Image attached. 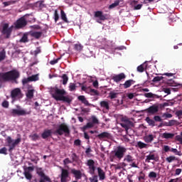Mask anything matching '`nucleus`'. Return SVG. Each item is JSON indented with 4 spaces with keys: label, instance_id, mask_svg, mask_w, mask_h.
Listing matches in <instances>:
<instances>
[{
    "label": "nucleus",
    "instance_id": "f257e3e1",
    "mask_svg": "<svg viewBox=\"0 0 182 182\" xmlns=\"http://www.w3.org/2000/svg\"><path fill=\"white\" fill-rule=\"evenodd\" d=\"M66 91L63 89H59L58 87H54L51 89V95L57 102H64V103H72V99L69 96H65Z\"/></svg>",
    "mask_w": 182,
    "mask_h": 182
},
{
    "label": "nucleus",
    "instance_id": "f03ea898",
    "mask_svg": "<svg viewBox=\"0 0 182 182\" xmlns=\"http://www.w3.org/2000/svg\"><path fill=\"white\" fill-rule=\"evenodd\" d=\"M21 74L16 70H12L6 73H0V83L5 82H15L18 83L16 79H19Z\"/></svg>",
    "mask_w": 182,
    "mask_h": 182
},
{
    "label": "nucleus",
    "instance_id": "7ed1b4c3",
    "mask_svg": "<svg viewBox=\"0 0 182 182\" xmlns=\"http://www.w3.org/2000/svg\"><path fill=\"white\" fill-rule=\"evenodd\" d=\"M127 151V149L124 146H117V149L111 153L109 156L110 161H114L115 159L120 160L124 157V154Z\"/></svg>",
    "mask_w": 182,
    "mask_h": 182
},
{
    "label": "nucleus",
    "instance_id": "20e7f679",
    "mask_svg": "<svg viewBox=\"0 0 182 182\" xmlns=\"http://www.w3.org/2000/svg\"><path fill=\"white\" fill-rule=\"evenodd\" d=\"M64 134L65 136H69V134H70V129L65 123L60 124L58 128L53 132V134H54V136H63Z\"/></svg>",
    "mask_w": 182,
    "mask_h": 182
},
{
    "label": "nucleus",
    "instance_id": "39448f33",
    "mask_svg": "<svg viewBox=\"0 0 182 182\" xmlns=\"http://www.w3.org/2000/svg\"><path fill=\"white\" fill-rule=\"evenodd\" d=\"M10 96L12 99V102L14 103V102L22 99V97H23V94L22 93L21 88H15L11 90Z\"/></svg>",
    "mask_w": 182,
    "mask_h": 182
},
{
    "label": "nucleus",
    "instance_id": "423d86ee",
    "mask_svg": "<svg viewBox=\"0 0 182 182\" xmlns=\"http://www.w3.org/2000/svg\"><path fill=\"white\" fill-rule=\"evenodd\" d=\"M17 109H13L11 110V114L12 116H26V114H31V112H28L26 109H22L21 106L16 105Z\"/></svg>",
    "mask_w": 182,
    "mask_h": 182
},
{
    "label": "nucleus",
    "instance_id": "0eeeda50",
    "mask_svg": "<svg viewBox=\"0 0 182 182\" xmlns=\"http://www.w3.org/2000/svg\"><path fill=\"white\" fill-rule=\"evenodd\" d=\"M120 126L125 129L127 134L129 133V129H132V127H134V124L133 122L130 121L129 118H122V122L120 123Z\"/></svg>",
    "mask_w": 182,
    "mask_h": 182
},
{
    "label": "nucleus",
    "instance_id": "6e6552de",
    "mask_svg": "<svg viewBox=\"0 0 182 182\" xmlns=\"http://www.w3.org/2000/svg\"><path fill=\"white\" fill-rule=\"evenodd\" d=\"M26 25H28V21H26L25 16H23L14 23V28L16 29H23Z\"/></svg>",
    "mask_w": 182,
    "mask_h": 182
},
{
    "label": "nucleus",
    "instance_id": "1a4fd4ad",
    "mask_svg": "<svg viewBox=\"0 0 182 182\" xmlns=\"http://www.w3.org/2000/svg\"><path fill=\"white\" fill-rule=\"evenodd\" d=\"M6 141H7L8 146H9V151H12L16 147L17 144L21 143V138H18L13 142L14 139L11 136H7Z\"/></svg>",
    "mask_w": 182,
    "mask_h": 182
},
{
    "label": "nucleus",
    "instance_id": "9d476101",
    "mask_svg": "<svg viewBox=\"0 0 182 182\" xmlns=\"http://www.w3.org/2000/svg\"><path fill=\"white\" fill-rule=\"evenodd\" d=\"M61 170V173L60 175V182H68L69 181L70 173L68 169H65L60 166Z\"/></svg>",
    "mask_w": 182,
    "mask_h": 182
},
{
    "label": "nucleus",
    "instance_id": "9b49d317",
    "mask_svg": "<svg viewBox=\"0 0 182 182\" xmlns=\"http://www.w3.org/2000/svg\"><path fill=\"white\" fill-rule=\"evenodd\" d=\"M1 33H3V35H6V39H9L12 33V26L9 27V23H4L3 25Z\"/></svg>",
    "mask_w": 182,
    "mask_h": 182
},
{
    "label": "nucleus",
    "instance_id": "f8f14e48",
    "mask_svg": "<svg viewBox=\"0 0 182 182\" xmlns=\"http://www.w3.org/2000/svg\"><path fill=\"white\" fill-rule=\"evenodd\" d=\"M86 165L88 166L90 174L93 176L95 174V171H96L95 161L93 159H88L87 161Z\"/></svg>",
    "mask_w": 182,
    "mask_h": 182
},
{
    "label": "nucleus",
    "instance_id": "ddd939ff",
    "mask_svg": "<svg viewBox=\"0 0 182 182\" xmlns=\"http://www.w3.org/2000/svg\"><path fill=\"white\" fill-rule=\"evenodd\" d=\"M145 112H146L148 114H156V113L159 112V105H153L149 108L146 109Z\"/></svg>",
    "mask_w": 182,
    "mask_h": 182
},
{
    "label": "nucleus",
    "instance_id": "4468645a",
    "mask_svg": "<svg viewBox=\"0 0 182 182\" xmlns=\"http://www.w3.org/2000/svg\"><path fill=\"white\" fill-rule=\"evenodd\" d=\"M123 79H126V75L123 73L114 75L112 77V80H114V82H116V83H119V82H122Z\"/></svg>",
    "mask_w": 182,
    "mask_h": 182
},
{
    "label": "nucleus",
    "instance_id": "2eb2a0df",
    "mask_svg": "<svg viewBox=\"0 0 182 182\" xmlns=\"http://www.w3.org/2000/svg\"><path fill=\"white\" fill-rule=\"evenodd\" d=\"M95 18H99L100 21H106V14H103V11H97L95 12Z\"/></svg>",
    "mask_w": 182,
    "mask_h": 182
},
{
    "label": "nucleus",
    "instance_id": "dca6fc26",
    "mask_svg": "<svg viewBox=\"0 0 182 182\" xmlns=\"http://www.w3.org/2000/svg\"><path fill=\"white\" fill-rule=\"evenodd\" d=\"M53 134V132L52 129H45L43 132L41 134L42 139H46L48 137H50Z\"/></svg>",
    "mask_w": 182,
    "mask_h": 182
},
{
    "label": "nucleus",
    "instance_id": "f3484780",
    "mask_svg": "<svg viewBox=\"0 0 182 182\" xmlns=\"http://www.w3.org/2000/svg\"><path fill=\"white\" fill-rule=\"evenodd\" d=\"M71 173L75 176V180H80L82 178V172L80 170L73 168Z\"/></svg>",
    "mask_w": 182,
    "mask_h": 182
},
{
    "label": "nucleus",
    "instance_id": "a211bd4d",
    "mask_svg": "<svg viewBox=\"0 0 182 182\" xmlns=\"http://www.w3.org/2000/svg\"><path fill=\"white\" fill-rule=\"evenodd\" d=\"M97 171H98V177L100 181H103L106 178V173H105L104 171L102 170V168L98 167L97 168Z\"/></svg>",
    "mask_w": 182,
    "mask_h": 182
},
{
    "label": "nucleus",
    "instance_id": "6ab92c4d",
    "mask_svg": "<svg viewBox=\"0 0 182 182\" xmlns=\"http://www.w3.org/2000/svg\"><path fill=\"white\" fill-rule=\"evenodd\" d=\"M28 36H29V33H24L19 41L20 43H28L29 42Z\"/></svg>",
    "mask_w": 182,
    "mask_h": 182
},
{
    "label": "nucleus",
    "instance_id": "aec40b11",
    "mask_svg": "<svg viewBox=\"0 0 182 182\" xmlns=\"http://www.w3.org/2000/svg\"><path fill=\"white\" fill-rule=\"evenodd\" d=\"M136 83V81L134 80H128L125 81V82L122 85L124 86V89H129L132 85H134Z\"/></svg>",
    "mask_w": 182,
    "mask_h": 182
},
{
    "label": "nucleus",
    "instance_id": "412c9836",
    "mask_svg": "<svg viewBox=\"0 0 182 182\" xmlns=\"http://www.w3.org/2000/svg\"><path fill=\"white\" fill-rule=\"evenodd\" d=\"M97 137L100 139V140H102V139H109L110 137V134L107 132H104L101 134H99Z\"/></svg>",
    "mask_w": 182,
    "mask_h": 182
},
{
    "label": "nucleus",
    "instance_id": "4be33fe9",
    "mask_svg": "<svg viewBox=\"0 0 182 182\" xmlns=\"http://www.w3.org/2000/svg\"><path fill=\"white\" fill-rule=\"evenodd\" d=\"M144 140L145 143H151L153 140H154V135L153 134H148L144 136Z\"/></svg>",
    "mask_w": 182,
    "mask_h": 182
},
{
    "label": "nucleus",
    "instance_id": "5701e85b",
    "mask_svg": "<svg viewBox=\"0 0 182 182\" xmlns=\"http://www.w3.org/2000/svg\"><path fill=\"white\" fill-rule=\"evenodd\" d=\"M150 160L157 161V158L154 154H149L148 156H146V159H145L146 163H150Z\"/></svg>",
    "mask_w": 182,
    "mask_h": 182
},
{
    "label": "nucleus",
    "instance_id": "b1692460",
    "mask_svg": "<svg viewBox=\"0 0 182 182\" xmlns=\"http://www.w3.org/2000/svg\"><path fill=\"white\" fill-rule=\"evenodd\" d=\"M78 100H80V102H82V103H83V105H85V106H89L90 104H89V101H87V100H86V97H85V95H80L77 97Z\"/></svg>",
    "mask_w": 182,
    "mask_h": 182
},
{
    "label": "nucleus",
    "instance_id": "393cba45",
    "mask_svg": "<svg viewBox=\"0 0 182 182\" xmlns=\"http://www.w3.org/2000/svg\"><path fill=\"white\" fill-rule=\"evenodd\" d=\"M147 68V63H144L139 66L137 67V72H139L140 73H143L144 70Z\"/></svg>",
    "mask_w": 182,
    "mask_h": 182
},
{
    "label": "nucleus",
    "instance_id": "a878e982",
    "mask_svg": "<svg viewBox=\"0 0 182 182\" xmlns=\"http://www.w3.org/2000/svg\"><path fill=\"white\" fill-rule=\"evenodd\" d=\"M31 36L35 38L36 39H39L42 36V32L41 31H33L31 33Z\"/></svg>",
    "mask_w": 182,
    "mask_h": 182
},
{
    "label": "nucleus",
    "instance_id": "bb28decb",
    "mask_svg": "<svg viewBox=\"0 0 182 182\" xmlns=\"http://www.w3.org/2000/svg\"><path fill=\"white\" fill-rule=\"evenodd\" d=\"M117 96H119V92L116 91H111L109 93V97L111 100H113V99H117Z\"/></svg>",
    "mask_w": 182,
    "mask_h": 182
},
{
    "label": "nucleus",
    "instance_id": "cd10ccee",
    "mask_svg": "<svg viewBox=\"0 0 182 182\" xmlns=\"http://www.w3.org/2000/svg\"><path fill=\"white\" fill-rule=\"evenodd\" d=\"M60 18L63 21L65 22V23H69V20H68V17H66V14L63 10L60 11Z\"/></svg>",
    "mask_w": 182,
    "mask_h": 182
},
{
    "label": "nucleus",
    "instance_id": "c85d7f7f",
    "mask_svg": "<svg viewBox=\"0 0 182 182\" xmlns=\"http://www.w3.org/2000/svg\"><path fill=\"white\" fill-rule=\"evenodd\" d=\"M33 93H35V90H28L26 94L27 99H33Z\"/></svg>",
    "mask_w": 182,
    "mask_h": 182
},
{
    "label": "nucleus",
    "instance_id": "c756f323",
    "mask_svg": "<svg viewBox=\"0 0 182 182\" xmlns=\"http://www.w3.org/2000/svg\"><path fill=\"white\" fill-rule=\"evenodd\" d=\"M123 0H116L114 3L109 6V9H113V8H116V6H119L120 2H122Z\"/></svg>",
    "mask_w": 182,
    "mask_h": 182
},
{
    "label": "nucleus",
    "instance_id": "7c9ffc66",
    "mask_svg": "<svg viewBox=\"0 0 182 182\" xmlns=\"http://www.w3.org/2000/svg\"><path fill=\"white\" fill-rule=\"evenodd\" d=\"M5 59H6V51L5 49H3L0 51V63L2 62V60H5Z\"/></svg>",
    "mask_w": 182,
    "mask_h": 182
},
{
    "label": "nucleus",
    "instance_id": "2f4dec72",
    "mask_svg": "<svg viewBox=\"0 0 182 182\" xmlns=\"http://www.w3.org/2000/svg\"><path fill=\"white\" fill-rule=\"evenodd\" d=\"M39 182H52V180H50V178H49V176L44 175L43 176H41Z\"/></svg>",
    "mask_w": 182,
    "mask_h": 182
},
{
    "label": "nucleus",
    "instance_id": "473e14b6",
    "mask_svg": "<svg viewBox=\"0 0 182 182\" xmlns=\"http://www.w3.org/2000/svg\"><path fill=\"white\" fill-rule=\"evenodd\" d=\"M162 137L163 139H173V137H174V134L165 132L162 134Z\"/></svg>",
    "mask_w": 182,
    "mask_h": 182
},
{
    "label": "nucleus",
    "instance_id": "72a5a7b5",
    "mask_svg": "<svg viewBox=\"0 0 182 182\" xmlns=\"http://www.w3.org/2000/svg\"><path fill=\"white\" fill-rule=\"evenodd\" d=\"M25 178H26V180H29L31 181L32 180V173L28 171V170H25L24 173H23Z\"/></svg>",
    "mask_w": 182,
    "mask_h": 182
},
{
    "label": "nucleus",
    "instance_id": "f704fd0d",
    "mask_svg": "<svg viewBox=\"0 0 182 182\" xmlns=\"http://www.w3.org/2000/svg\"><path fill=\"white\" fill-rule=\"evenodd\" d=\"M145 120L149 126H151L152 127H154V126H156V122L154 119H150L149 117H147Z\"/></svg>",
    "mask_w": 182,
    "mask_h": 182
},
{
    "label": "nucleus",
    "instance_id": "c9c22d12",
    "mask_svg": "<svg viewBox=\"0 0 182 182\" xmlns=\"http://www.w3.org/2000/svg\"><path fill=\"white\" fill-rule=\"evenodd\" d=\"M74 49L77 50V52H82V50H83V46L80 43H76L74 45Z\"/></svg>",
    "mask_w": 182,
    "mask_h": 182
},
{
    "label": "nucleus",
    "instance_id": "e433bc0d",
    "mask_svg": "<svg viewBox=\"0 0 182 182\" xmlns=\"http://www.w3.org/2000/svg\"><path fill=\"white\" fill-rule=\"evenodd\" d=\"M101 107H103L104 109H106L107 110H109L110 109V107L109 106V102L107 101H102L100 102Z\"/></svg>",
    "mask_w": 182,
    "mask_h": 182
},
{
    "label": "nucleus",
    "instance_id": "4c0bfd02",
    "mask_svg": "<svg viewBox=\"0 0 182 182\" xmlns=\"http://www.w3.org/2000/svg\"><path fill=\"white\" fill-rule=\"evenodd\" d=\"M124 161H127V163H133V161H134V159H133L132 155H127L124 159Z\"/></svg>",
    "mask_w": 182,
    "mask_h": 182
},
{
    "label": "nucleus",
    "instance_id": "58836bf2",
    "mask_svg": "<svg viewBox=\"0 0 182 182\" xmlns=\"http://www.w3.org/2000/svg\"><path fill=\"white\" fill-rule=\"evenodd\" d=\"M61 77L63 79V85H68V82L69 81V77H68V75L63 74Z\"/></svg>",
    "mask_w": 182,
    "mask_h": 182
},
{
    "label": "nucleus",
    "instance_id": "ea45409f",
    "mask_svg": "<svg viewBox=\"0 0 182 182\" xmlns=\"http://www.w3.org/2000/svg\"><path fill=\"white\" fill-rule=\"evenodd\" d=\"M164 79L163 76H156L154 77V79L151 80L154 83H157V82H161Z\"/></svg>",
    "mask_w": 182,
    "mask_h": 182
},
{
    "label": "nucleus",
    "instance_id": "a19ab883",
    "mask_svg": "<svg viewBox=\"0 0 182 182\" xmlns=\"http://www.w3.org/2000/svg\"><path fill=\"white\" fill-rule=\"evenodd\" d=\"M69 90L70 92H75V90H76V84L73 83V82H70L69 84Z\"/></svg>",
    "mask_w": 182,
    "mask_h": 182
},
{
    "label": "nucleus",
    "instance_id": "79ce46f5",
    "mask_svg": "<svg viewBox=\"0 0 182 182\" xmlns=\"http://www.w3.org/2000/svg\"><path fill=\"white\" fill-rule=\"evenodd\" d=\"M36 173L37 174L40 176V177H42L43 176H46L45 175V173L43 172V170H42V168H36Z\"/></svg>",
    "mask_w": 182,
    "mask_h": 182
},
{
    "label": "nucleus",
    "instance_id": "37998d69",
    "mask_svg": "<svg viewBox=\"0 0 182 182\" xmlns=\"http://www.w3.org/2000/svg\"><path fill=\"white\" fill-rule=\"evenodd\" d=\"M28 77L31 82H36V80H39V76L38 75H33Z\"/></svg>",
    "mask_w": 182,
    "mask_h": 182
},
{
    "label": "nucleus",
    "instance_id": "c03bdc74",
    "mask_svg": "<svg viewBox=\"0 0 182 182\" xmlns=\"http://www.w3.org/2000/svg\"><path fill=\"white\" fill-rule=\"evenodd\" d=\"M166 160L168 163H172V161L177 160V158H176V156H171L169 157H167Z\"/></svg>",
    "mask_w": 182,
    "mask_h": 182
},
{
    "label": "nucleus",
    "instance_id": "a18cd8bd",
    "mask_svg": "<svg viewBox=\"0 0 182 182\" xmlns=\"http://www.w3.org/2000/svg\"><path fill=\"white\" fill-rule=\"evenodd\" d=\"M137 146L138 147H139V149H146V147H147V144H145L141 141H138Z\"/></svg>",
    "mask_w": 182,
    "mask_h": 182
},
{
    "label": "nucleus",
    "instance_id": "49530a36",
    "mask_svg": "<svg viewBox=\"0 0 182 182\" xmlns=\"http://www.w3.org/2000/svg\"><path fill=\"white\" fill-rule=\"evenodd\" d=\"M90 92L92 96H99V92L95 89H90Z\"/></svg>",
    "mask_w": 182,
    "mask_h": 182
},
{
    "label": "nucleus",
    "instance_id": "de8ad7c7",
    "mask_svg": "<svg viewBox=\"0 0 182 182\" xmlns=\"http://www.w3.org/2000/svg\"><path fill=\"white\" fill-rule=\"evenodd\" d=\"M93 126H95L93 124V123L88 122V123H87V124L85 126H84L83 129H84V130H86V129H92V127H93Z\"/></svg>",
    "mask_w": 182,
    "mask_h": 182
},
{
    "label": "nucleus",
    "instance_id": "09e8293b",
    "mask_svg": "<svg viewBox=\"0 0 182 182\" xmlns=\"http://www.w3.org/2000/svg\"><path fill=\"white\" fill-rule=\"evenodd\" d=\"M145 97L149 99H151L156 96V95L153 94L152 92H148L144 94Z\"/></svg>",
    "mask_w": 182,
    "mask_h": 182
},
{
    "label": "nucleus",
    "instance_id": "8fccbe9b",
    "mask_svg": "<svg viewBox=\"0 0 182 182\" xmlns=\"http://www.w3.org/2000/svg\"><path fill=\"white\" fill-rule=\"evenodd\" d=\"M149 178H157V173L154 171H151L149 174Z\"/></svg>",
    "mask_w": 182,
    "mask_h": 182
},
{
    "label": "nucleus",
    "instance_id": "3c124183",
    "mask_svg": "<svg viewBox=\"0 0 182 182\" xmlns=\"http://www.w3.org/2000/svg\"><path fill=\"white\" fill-rule=\"evenodd\" d=\"M54 21L55 22H58L59 21V14L58 13V10H55L54 12Z\"/></svg>",
    "mask_w": 182,
    "mask_h": 182
},
{
    "label": "nucleus",
    "instance_id": "603ef678",
    "mask_svg": "<svg viewBox=\"0 0 182 182\" xmlns=\"http://www.w3.org/2000/svg\"><path fill=\"white\" fill-rule=\"evenodd\" d=\"M92 124H99V119H97V118H96V117L92 116Z\"/></svg>",
    "mask_w": 182,
    "mask_h": 182
},
{
    "label": "nucleus",
    "instance_id": "864d4df0",
    "mask_svg": "<svg viewBox=\"0 0 182 182\" xmlns=\"http://www.w3.org/2000/svg\"><path fill=\"white\" fill-rule=\"evenodd\" d=\"M71 158H72L73 161H77V160L79 159L77 157V155L76 154V153H73L71 155Z\"/></svg>",
    "mask_w": 182,
    "mask_h": 182
},
{
    "label": "nucleus",
    "instance_id": "5fc2aeb1",
    "mask_svg": "<svg viewBox=\"0 0 182 182\" xmlns=\"http://www.w3.org/2000/svg\"><path fill=\"white\" fill-rule=\"evenodd\" d=\"M73 161L69 159V158H66L63 160V164L64 166H67V164H72Z\"/></svg>",
    "mask_w": 182,
    "mask_h": 182
},
{
    "label": "nucleus",
    "instance_id": "6e6d98bb",
    "mask_svg": "<svg viewBox=\"0 0 182 182\" xmlns=\"http://www.w3.org/2000/svg\"><path fill=\"white\" fill-rule=\"evenodd\" d=\"M61 58H58L55 60H53L50 61V65H56V63H58V62H59V60H60Z\"/></svg>",
    "mask_w": 182,
    "mask_h": 182
},
{
    "label": "nucleus",
    "instance_id": "4d7b16f0",
    "mask_svg": "<svg viewBox=\"0 0 182 182\" xmlns=\"http://www.w3.org/2000/svg\"><path fill=\"white\" fill-rule=\"evenodd\" d=\"M131 167L134 168H139V163H136V161H133L130 164Z\"/></svg>",
    "mask_w": 182,
    "mask_h": 182
},
{
    "label": "nucleus",
    "instance_id": "13d9d810",
    "mask_svg": "<svg viewBox=\"0 0 182 182\" xmlns=\"http://www.w3.org/2000/svg\"><path fill=\"white\" fill-rule=\"evenodd\" d=\"M1 105L3 107L8 109V107H9V102L8 101L5 100L2 102Z\"/></svg>",
    "mask_w": 182,
    "mask_h": 182
},
{
    "label": "nucleus",
    "instance_id": "bf43d9fd",
    "mask_svg": "<svg viewBox=\"0 0 182 182\" xmlns=\"http://www.w3.org/2000/svg\"><path fill=\"white\" fill-rule=\"evenodd\" d=\"M154 122H163V119H161V117L159 115H156L154 117Z\"/></svg>",
    "mask_w": 182,
    "mask_h": 182
},
{
    "label": "nucleus",
    "instance_id": "052dcab7",
    "mask_svg": "<svg viewBox=\"0 0 182 182\" xmlns=\"http://www.w3.org/2000/svg\"><path fill=\"white\" fill-rule=\"evenodd\" d=\"M90 182H99L97 180V175H95L92 178H90Z\"/></svg>",
    "mask_w": 182,
    "mask_h": 182
},
{
    "label": "nucleus",
    "instance_id": "680f3d73",
    "mask_svg": "<svg viewBox=\"0 0 182 182\" xmlns=\"http://www.w3.org/2000/svg\"><path fill=\"white\" fill-rule=\"evenodd\" d=\"M82 144V141L80 139H76L74 141V146H80Z\"/></svg>",
    "mask_w": 182,
    "mask_h": 182
},
{
    "label": "nucleus",
    "instance_id": "e2e57ef3",
    "mask_svg": "<svg viewBox=\"0 0 182 182\" xmlns=\"http://www.w3.org/2000/svg\"><path fill=\"white\" fill-rule=\"evenodd\" d=\"M31 139L34 141H36V140H38L39 139V135H38V134H34L31 135Z\"/></svg>",
    "mask_w": 182,
    "mask_h": 182
},
{
    "label": "nucleus",
    "instance_id": "0e129e2a",
    "mask_svg": "<svg viewBox=\"0 0 182 182\" xmlns=\"http://www.w3.org/2000/svg\"><path fill=\"white\" fill-rule=\"evenodd\" d=\"M29 82H31V79L29 78V77L28 78H24L22 80L23 85H26L27 83H29Z\"/></svg>",
    "mask_w": 182,
    "mask_h": 182
},
{
    "label": "nucleus",
    "instance_id": "69168bd1",
    "mask_svg": "<svg viewBox=\"0 0 182 182\" xmlns=\"http://www.w3.org/2000/svg\"><path fill=\"white\" fill-rule=\"evenodd\" d=\"M176 123L177 121L176 120H170L166 126H174Z\"/></svg>",
    "mask_w": 182,
    "mask_h": 182
},
{
    "label": "nucleus",
    "instance_id": "338daca9",
    "mask_svg": "<svg viewBox=\"0 0 182 182\" xmlns=\"http://www.w3.org/2000/svg\"><path fill=\"white\" fill-rule=\"evenodd\" d=\"M8 149H6V147H3L2 149H0V154H6V151Z\"/></svg>",
    "mask_w": 182,
    "mask_h": 182
},
{
    "label": "nucleus",
    "instance_id": "774afa93",
    "mask_svg": "<svg viewBox=\"0 0 182 182\" xmlns=\"http://www.w3.org/2000/svg\"><path fill=\"white\" fill-rule=\"evenodd\" d=\"M163 150L165 151V153H168V151H170V146L168 145H164L163 146Z\"/></svg>",
    "mask_w": 182,
    "mask_h": 182
}]
</instances>
